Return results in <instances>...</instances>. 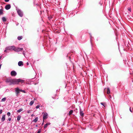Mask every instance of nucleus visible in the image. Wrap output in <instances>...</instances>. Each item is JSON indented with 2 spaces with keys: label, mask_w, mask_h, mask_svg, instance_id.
<instances>
[{
  "label": "nucleus",
  "mask_w": 133,
  "mask_h": 133,
  "mask_svg": "<svg viewBox=\"0 0 133 133\" xmlns=\"http://www.w3.org/2000/svg\"><path fill=\"white\" fill-rule=\"evenodd\" d=\"M24 82V80L20 79H7L6 80V82L9 83L10 85L17 84H18L19 82L23 83Z\"/></svg>",
  "instance_id": "f257e3e1"
},
{
  "label": "nucleus",
  "mask_w": 133,
  "mask_h": 133,
  "mask_svg": "<svg viewBox=\"0 0 133 133\" xmlns=\"http://www.w3.org/2000/svg\"><path fill=\"white\" fill-rule=\"evenodd\" d=\"M15 47L14 46H8L5 48L4 51L5 52H7L8 50L15 51Z\"/></svg>",
  "instance_id": "f03ea898"
},
{
  "label": "nucleus",
  "mask_w": 133,
  "mask_h": 133,
  "mask_svg": "<svg viewBox=\"0 0 133 133\" xmlns=\"http://www.w3.org/2000/svg\"><path fill=\"white\" fill-rule=\"evenodd\" d=\"M18 15L20 17H22L23 15V12L21 11L20 9H16Z\"/></svg>",
  "instance_id": "7ed1b4c3"
},
{
  "label": "nucleus",
  "mask_w": 133,
  "mask_h": 133,
  "mask_svg": "<svg viewBox=\"0 0 133 133\" xmlns=\"http://www.w3.org/2000/svg\"><path fill=\"white\" fill-rule=\"evenodd\" d=\"M43 115V121L45 119H47L48 118V114L46 112H43L42 113Z\"/></svg>",
  "instance_id": "20e7f679"
},
{
  "label": "nucleus",
  "mask_w": 133,
  "mask_h": 133,
  "mask_svg": "<svg viewBox=\"0 0 133 133\" xmlns=\"http://www.w3.org/2000/svg\"><path fill=\"white\" fill-rule=\"evenodd\" d=\"M10 74L12 76H15L16 75L17 73L15 71L13 70L11 71Z\"/></svg>",
  "instance_id": "39448f33"
},
{
  "label": "nucleus",
  "mask_w": 133,
  "mask_h": 133,
  "mask_svg": "<svg viewBox=\"0 0 133 133\" xmlns=\"http://www.w3.org/2000/svg\"><path fill=\"white\" fill-rule=\"evenodd\" d=\"M23 48H15V51L16 52H19L23 50Z\"/></svg>",
  "instance_id": "423d86ee"
},
{
  "label": "nucleus",
  "mask_w": 133,
  "mask_h": 133,
  "mask_svg": "<svg viewBox=\"0 0 133 133\" xmlns=\"http://www.w3.org/2000/svg\"><path fill=\"white\" fill-rule=\"evenodd\" d=\"M15 91L16 95L17 96L20 92V89L18 88H17L15 89Z\"/></svg>",
  "instance_id": "0eeeda50"
},
{
  "label": "nucleus",
  "mask_w": 133,
  "mask_h": 133,
  "mask_svg": "<svg viewBox=\"0 0 133 133\" xmlns=\"http://www.w3.org/2000/svg\"><path fill=\"white\" fill-rule=\"evenodd\" d=\"M10 8L11 5L10 4L7 5L5 6V9L7 10L9 9Z\"/></svg>",
  "instance_id": "6e6552de"
},
{
  "label": "nucleus",
  "mask_w": 133,
  "mask_h": 133,
  "mask_svg": "<svg viewBox=\"0 0 133 133\" xmlns=\"http://www.w3.org/2000/svg\"><path fill=\"white\" fill-rule=\"evenodd\" d=\"M18 64L19 66H22L23 65V62L22 61H20L18 62Z\"/></svg>",
  "instance_id": "1a4fd4ad"
},
{
  "label": "nucleus",
  "mask_w": 133,
  "mask_h": 133,
  "mask_svg": "<svg viewBox=\"0 0 133 133\" xmlns=\"http://www.w3.org/2000/svg\"><path fill=\"white\" fill-rule=\"evenodd\" d=\"M5 115H3L2 116V117L1 118L2 122H3L5 119Z\"/></svg>",
  "instance_id": "9d476101"
},
{
  "label": "nucleus",
  "mask_w": 133,
  "mask_h": 133,
  "mask_svg": "<svg viewBox=\"0 0 133 133\" xmlns=\"http://www.w3.org/2000/svg\"><path fill=\"white\" fill-rule=\"evenodd\" d=\"M50 123L49 122L47 123H46L44 126V128H46L50 124Z\"/></svg>",
  "instance_id": "9b49d317"
},
{
  "label": "nucleus",
  "mask_w": 133,
  "mask_h": 133,
  "mask_svg": "<svg viewBox=\"0 0 133 133\" xmlns=\"http://www.w3.org/2000/svg\"><path fill=\"white\" fill-rule=\"evenodd\" d=\"M38 117H37L33 120V122L35 123H36L38 121Z\"/></svg>",
  "instance_id": "f8f14e48"
},
{
  "label": "nucleus",
  "mask_w": 133,
  "mask_h": 133,
  "mask_svg": "<svg viewBox=\"0 0 133 133\" xmlns=\"http://www.w3.org/2000/svg\"><path fill=\"white\" fill-rule=\"evenodd\" d=\"M80 114L81 116H83L84 113H83V111H81V110Z\"/></svg>",
  "instance_id": "ddd939ff"
},
{
  "label": "nucleus",
  "mask_w": 133,
  "mask_h": 133,
  "mask_svg": "<svg viewBox=\"0 0 133 133\" xmlns=\"http://www.w3.org/2000/svg\"><path fill=\"white\" fill-rule=\"evenodd\" d=\"M34 101H31L29 105L31 106L32 105L34 104Z\"/></svg>",
  "instance_id": "4468645a"
},
{
  "label": "nucleus",
  "mask_w": 133,
  "mask_h": 133,
  "mask_svg": "<svg viewBox=\"0 0 133 133\" xmlns=\"http://www.w3.org/2000/svg\"><path fill=\"white\" fill-rule=\"evenodd\" d=\"M110 90L109 88H107V94H108L110 93Z\"/></svg>",
  "instance_id": "2eb2a0df"
},
{
  "label": "nucleus",
  "mask_w": 133,
  "mask_h": 133,
  "mask_svg": "<svg viewBox=\"0 0 133 133\" xmlns=\"http://www.w3.org/2000/svg\"><path fill=\"white\" fill-rule=\"evenodd\" d=\"M2 19L3 22H5L6 21V19L5 17H3L2 18Z\"/></svg>",
  "instance_id": "dca6fc26"
},
{
  "label": "nucleus",
  "mask_w": 133,
  "mask_h": 133,
  "mask_svg": "<svg viewBox=\"0 0 133 133\" xmlns=\"http://www.w3.org/2000/svg\"><path fill=\"white\" fill-rule=\"evenodd\" d=\"M23 110V109L22 108H21L17 111V112L18 113H19L21 111H22Z\"/></svg>",
  "instance_id": "f3484780"
},
{
  "label": "nucleus",
  "mask_w": 133,
  "mask_h": 133,
  "mask_svg": "<svg viewBox=\"0 0 133 133\" xmlns=\"http://www.w3.org/2000/svg\"><path fill=\"white\" fill-rule=\"evenodd\" d=\"M21 118V116L20 115H18L17 116V121H19L20 120V118Z\"/></svg>",
  "instance_id": "a211bd4d"
},
{
  "label": "nucleus",
  "mask_w": 133,
  "mask_h": 133,
  "mask_svg": "<svg viewBox=\"0 0 133 133\" xmlns=\"http://www.w3.org/2000/svg\"><path fill=\"white\" fill-rule=\"evenodd\" d=\"M22 38V36H18L17 37V39L18 40H20Z\"/></svg>",
  "instance_id": "6ab92c4d"
},
{
  "label": "nucleus",
  "mask_w": 133,
  "mask_h": 133,
  "mask_svg": "<svg viewBox=\"0 0 133 133\" xmlns=\"http://www.w3.org/2000/svg\"><path fill=\"white\" fill-rule=\"evenodd\" d=\"M3 14V10L2 9L0 10V15H2Z\"/></svg>",
  "instance_id": "aec40b11"
},
{
  "label": "nucleus",
  "mask_w": 133,
  "mask_h": 133,
  "mask_svg": "<svg viewBox=\"0 0 133 133\" xmlns=\"http://www.w3.org/2000/svg\"><path fill=\"white\" fill-rule=\"evenodd\" d=\"M101 104L104 107H105L106 106V104L105 103H101Z\"/></svg>",
  "instance_id": "412c9836"
},
{
  "label": "nucleus",
  "mask_w": 133,
  "mask_h": 133,
  "mask_svg": "<svg viewBox=\"0 0 133 133\" xmlns=\"http://www.w3.org/2000/svg\"><path fill=\"white\" fill-rule=\"evenodd\" d=\"M73 112V111L72 110H71L70 111L69 113V115H71Z\"/></svg>",
  "instance_id": "4be33fe9"
},
{
  "label": "nucleus",
  "mask_w": 133,
  "mask_h": 133,
  "mask_svg": "<svg viewBox=\"0 0 133 133\" xmlns=\"http://www.w3.org/2000/svg\"><path fill=\"white\" fill-rule=\"evenodd\" d=\"M6 99V98L5 97H4L1 100V101L2 102H4L5 101Z\"/></svg>",
  "instance_id": "5701e85b"
},
{
  "label": "nucleus",
  "mask_w": 133,
  "mask_h": 133,
  "mask_svg": "<svg viewBox=\"0 0 133 133\" xmlns=\"http://www.w3.org/2000/svg\"><path fill=\"white\" fill-rule=\"evenodd\" d=\"M10 112H8L7 113V115L8 116H9L10 115Z\"/></svg>",
  "instance_id": "b1692460"
},
{
  "label": "nucleus",
  "mask_w": 133,
  "mask_h": 133,
  "mask_svg": "<svg viewBox=\"0 0 133 133\" xmlns=\"http://www.w3.org/2000/svg\"><path fill=\"white\" fill-rule=\"evenodd\" d=\"M20 91L24 93H25V91L24 90H22V89H20Z\"/></svg>",
  "instance_id": "393cba45"
},
{
  "label": "nucleus",
  "mask_w": 133,
  "mask_h": 133,
  "mask_svg": "<svg viewBox=\"0 0 133 133\" xmlns=\"http://www.w3.org/2000/svg\"><path fill=\"white\" fill-rule=\"evenodd\" d=\"M128 11H130V12H131V8H130V7H129L128 8Z\"/></svg>",
  "instance_id": "a878e982"
},
{
  "label": "nucleus",
  "mask_w": 133,
  "mask_h": 133,
  "mask_svg": "<svg viewBox=\"0 0 133 133\" xmlns=\"http://www.w3.org/2000/svg\"><path fill=\"white\" fill-rule=\"evenodd\" d=\"M41 132V130L39 129L38 130L37 133H40Z\"/></svg>",
  "instance_id": "bb28decb"
},
{
  "label": "nucleus",
  "mask_w": 133,
  "mask_h": 133,
  "mask_svg": "<svg viewBox=\"0 0 133 133\" xmlns=\"http://www.w3.org/2000/svg\"><path fill=\"white\" fill-rule=\"evenodd\" d=\"M40 107V106L39 105H37V106L36 107V109H38V108H39V107Z\"/></svg>",
  "instance_id": "cd10ccee"
},
{
  "label": "nucleus",
  "mask_w": 133,
  "mask_h": 133,
  "mask_svg": "<svg viewBox=\"0 0 133 133\" xmlns=\"http://www.w3.org/2000/svg\"><path fill=\"white\" fill-rule=\"evenodd\" d=\"M2 112V109L0 110V114H1Z\"/></svg>",
  "instance_id": "c85d7f7f"
},
{
  "label": "nucleus",
  "mask_w": 133,
  "mask_h": 133,
  "mask_svg": "<svg viewBox=\"0 0 133 133\" xmlns=\"http://www.w3.org/2000/svg\"><path fill=\"white\" fill-rule=\"evenodd\" d=\"M31 112V111L30 110H28L27 111V113H30Z\"/></svg>",
  "instance_id": "c756f323"
},
{
  "label": "nucleus",
  "mask_w": 133,
  "mask_h": 133,
  "mask_svg": "<svg viewBox=\"0 0 133 133\" xmlns=\"http://www.w3.org/2000/svg\"><path fill=\"white\" fill-rule=\"evenodd\" d=\"M48 18L49 20H50L52 18L51 17H48Z\"/></svg>",
  "instance_id": "7c9ffc66"
},
{
  "label": "nucleus",
  "mask_w": 133,
  "mask_h": 133,
  "mask_svg": "<svg viewBox=\"0 0 133 133\" xmlns=\"http://www.w3.org/2000/svg\"><path fill=\"white\" fill-rule=\"evenodd\" d=\"M11 118H8V120L9 121H10L11 120Z\"/></svg>",
  "instance_id": "2f4dec72"
},
{
  "label": "nucleus",
  "mask_w": 133,
  "mask_h": 133,
  "mask_svg": "<svg viewBox=\"0 0 133 133\" xmlns=\"http://www.w3.org/2000/svg\"><path fill=\"white\" fill-rule=\"evenodd\" d=\"M9 0H5V2H9Z\"/></svg>",
  "instance_id": "473e14b6"
},
{
  "label": "nucleus",
  "mask_w": 133,
  "mask_h": 133,
  "mask_svg": "<svg viewBox=\"0 0 133 133\" xmlns=\"http://www.w3.org/2000/svg\"><path fill=\"white\" fill-rule=\"evenodd\" d=\"M26 64L27 65H29V62H27Z\"/></svg>",
  "instance_id": "72a5a7b5"
},
{
  "label": "nucleus",
  "mask_w": 133,
  "mask_h": 133,
  "mask_svg": "<svg viewBox=\"0 0 133 133\" xmlns=\"http://www.w3.org/2000/svg\"><path fill=\"white\" fill-rule=\"evenodd\" d=\"M34 116V114H32L31 115V116L32 117H33V116Z\"/></svg>",
  "instance_id": "f704fd0d"
},
{
  "label": "nucleus",
  "mask_w": 133,
  "mask_h": 133,
  "mask_svg": "<svg viewBox=\"0 0 133 133\" xmlns=\"http://www.w3.org/2000/svg\"><path fill=\"white\" fill-rule=\"evenodd\" d=\"M130 111L131 112H132V111H131V108H130Z\"/></svg>",
  "instance_id": "c9c22d12"
},
{
  "label": "nucleus",
  "mask_w": 133,
  "mask_h": 133,
  "mask_svg": "<svg viewBox=\"0 0 133 133\" xmlns=\"http://www.w3.org/2000/svg\"><path fill=\"white\" fill-rule=\"evenodd\" d=\"M1 58H2V57L0 56V59H1Z\"/></svg>",
  "instance_id": "e433bc0d"
},
{
  "label": "nucleus",
  "mask_w": 133,
  "mask_h": 133,
  "mask_svg": "<svg viewBox=\"0 0 133 133\" xmlns=\"http://www.w3.org/2000/svg\"><path fill=\"white\" fill-rule=\"evenodd\" d=\"M36 127H37V125H36Z\"/></svg>",
  "instance_id": "4c0bfd02"
},
{
  "label": "nucleus",
  "mask_w": 133,
  "mask_h": 133,
  "mask_svg": "<svg viewBox=\"0 0 133 133\" xmlns=\"http://www.w3.org/2000/svg\"><path fill=\"white\" fill-rule=\"evenodd\" d=\"M1 106V105L0 104V107Z\"/></svg>",
  "instance_id": "58836bf2"
}]
</instances>
